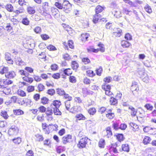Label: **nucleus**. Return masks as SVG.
I'll list each match as a JSON object with an SVG mask.
<instances>
[{"label": "nucleus", "mask_w": 156, "mask_h": 156, "mask_svg": "<svg viewBox=\"0 0 156 156\" xmlns=\"http://www.w3.org/2000/svg\"><path fill=\"white\" fill-rule=\"evenodd\" d=\"M19 129L18 127L15 125H12L9 129L8 133L10 136L16 135L19 132Z\"/></svg>", "instance_id": "obj_1"}, {"label": "nucleus", "mask_w": 156, "mask_h": 156, "mask_svg": "<svg viewBox=\"0 0 156 156\" xmlns=\"http://www.w3.org/2000/svg\"><path fill=\"white\" fill-rule=\"evenodd\" d=\"M88 138L87 137L82 138L79 142L77 146L80 149L85 148L88 142Z\"/></svg>", "instance_id": "obj_2"}, {"label": "nucleus", "mask_w": 156, "mask_h": 156, "mask_svg": "<svg viewBox=\"0 0 156 156\" xmlns=\"http://www.w3.org/2000/svg\"><path fill=\"white\" fill-rule=\"evenodd\" d=\"M0 91L3 92V93L5 94H8L11 92V89L6 88L4 85L0 84Z\"/></svg>", "instance_id": "obj_3"}, {"label": "nucleus", "mask_w": 156, "mask_h": 156, "mask_svg": "<svg viewBox=\"0 0 156 156\" xmlns=\"http://www.w3.org/2000/svg\"><path fill=\"white\" fill-rule=\"evenodd\" d=\"M117 146V144H111V146L109 147V151L111 154H112L113 153L116 154L118 153L117 150L116 148Z\"/></svg>", "instance_id": "obj_4"}, {"label": "nucleus", "mask_w": 156, "mask_h": 156, "mask_svg": "<svg viewBox=\"0 0 156 156\" xmlns=\"http://www.w3.org/2000/svg\"><path fill=\"white\" fill-rule=\"evenodd\" d=\"M130 89L133 93L135 91L137 92L139 89L138 87V85L137 84V83L135 81L133 82L132 83V85L131 86Z\"/></svg>", "instance_id": "obj_5"}, {"label": "nucleus", "mask_w": 156, "mask_h": 156, "mask_svg": "<svg viewBox=\"0 0 156 156\" xmlns=\"http://www.w3.org/2000/svg\"><path fill=\"white\" fill-rule=\"evenodd\" d=\"M0 7H2V8H5L9 12H12L13 11V7L11 4H8L6 5H0Z\"/></svg>", "instance_id": "obj_6"}, {"label": "nucleus", "mask_w": 156, "mask_h": 156, "mask_svg": "<svg viewBox=\"0 0 156 156\" xmlns=\"http://www.w3.org/2000/svg\"><path fill=\"white\" fill-rule=\"evenodd\" d=\"M61 105V102L59 101L55 100L53 101L52 104H51L50 107L52 108H59Z\"/></svg>", "instance_id": "obj_7"}, {"label": "nucleus", "mask_w": 156, "mask_h": 156, "mask_svg": "<svg viewBox=\"0 0 156 156\" xmlns=\"http://www.w3.org/2000/svg\"><path fill=\"white\" fill-rule=\"evenodd\" d=\"M72 138V136L71 135L68 134L66 136H64L62 138V142L63 144H65L67 143L70 142V140Z\"/></svg>", "instance_id": "obj_8"}, {"label": "nucleus", "mask_w": 156, "mask_h": 156, "mask_svg": "<svg viewBox=\"0 0 156 156\" xmlns=\"http://www.w3.org/2000/svg\"><path fill=\"white\" fill-rule=\"evenodd\" d=\"M42 129L46 134H49V125L46 123H42Z\"/></svg>", "instance_id": "obj_9"}, {"label": "nucleus", "mask_w": 156, "mask_h": 156, "mask_svg": "<svg viewBox=\"0 0 156 156\" xmlns=\"http://www.w3.org/2000/svg\"><path fill=\"white\" fill-rule=\"evenodd\" d=\"M101 15L95 14L93 17V22L94 23H98L99 20L101 18Z\"/></svg>", "instance_id": "obj_10"}, {"label": "nucleus", "mask_w": 156, "mask_h": 156, "mask_svg": "<svg viewBox=\"0 0 156 156\" xmlns=\"http://www.w3.org/2000/svg\"><path fill=\"white\" fill-rule=\"evenodd\" d=\"M15 75L16 74L13 71L9 72L8 73H7V74H5L6 77L9 79L13 78Z\"/></svg>", "instance_id": "obj_11"}, {"label": "nucleus", "mask_w": 156, "mask_h": 156, "mask_svg": "<svg viewBox=\"0 0 156 156\" xmlns=\"http://www.w3.org/2000/svg\"><path fill=\"white\" fill-rule=\"evenodd\" d=\"M129 109L131 110L130 113L132 116H135L136 115L137 110L133 106H130L129 107Z\"/></svg>", "instance_id": "obj_12"}, {"label": "nucleus", "mask_w": 156, "mask_h": 156, "mask_svg": "<svg viewBox=\"0 0 156 156\" xmlns=\"http://www.w3.org/2000/svg\"><path fill=\"white\" fill-rule=\"evenodd\" d=\"M48 6V2L44 3L43 6L44 12L48 14H49V8Z\"/></svg>", "instance_id": "obj_13"}, {"label": "nucleus", "mask_w": 156, "mask_h": 156, "mask_svg": "<svg viewBox=\"0 0 156 156\" xmlns=\"http://www.w3.org/2000/svg\"><path fill=\"white\" fill-rule=\"evenodd\" d=\"M118 100L113 97H111L110 99V103L111 105H116L118 104Z\"/></svg>", "instance_id": "obj_14"}, {"label": "nucleus", "mask_w": 156, "mask_h": 156, "mask_svg": "<svg viewBox=\"0 0 156 156\" xmlns=\"http://www.w3.org/2000/svg\"><path fill=\"white\" fill-rule=\"evenodd\" d=\"M12 140L16 144H19L22 141L21 138L19 137L14 138L12 139Z\"/></svg>", "instance_id": "obj_15"}, {"label": "nucleus", "mask_w": 156, "mask_h": 156, "mask_svg": "<svg viewBox=\"0 0 156 156\" xmlns=\"http://www.w3.org/2000/svg\"><path fill=\"white\" fill-rule=\"evenodd\" d=\"M71 4H68V5L63 6V10L66 13H68L71 10Z\"/></svg>", "instance_id": "obj_16"}, {"label": "nucleus", "mask_w": 156, "mask_h": 156, "mask_svg": "<svg viewBox=\"0 0 156 156\" xmlns=\"http://www.w3.org/2000/svg\"><path fill=\"white\" fill-rule=\"evenodd\" d=\"M13 112L16 115H21L24 114L23 111L20 109H14Z\"/></svg>", "instance_id": "obj_17"}, {"label": "nucleus", "mask_w": 156, "mask_h": 156, "mask_svg": "<svg viewBox=\"0 0 156 156\" xmlns=\"http://www.w3.org/2000/svg\"><path fill=\"white\" fill-rule=\"evenodd\" d=\"M121 44L124 48H128L130 45V44L128 41H121Z\"/></svg>", "instance_id": "obj_18"}, {"label": "nucleus", "mask_w": 156, "mask_h": 156, "mask_svg": "<svg viewBox=\"0 0 156 156\" xmlns=\"http://www.w3.org/2000/svg\"><path fill=\"white\" fill-rule=\"evenodd\" d=\"M104 9L100 5H98L95 9L96 14H100L99 13H101Z\"/></svg>", "instance_id": "obj_19"}, {"label": "nucleus", "mask_w": 156, "mask_h": 156, "mask_svg": "<svg viewBox=\"0 0 156 156\" xmlns=\"http://www.w3.org/2000/svg\"><path fill=\"white\" fill-rule=\"evenodd\" d=\"M27 11L29 14H33L35 12L34 8L31 6H29L27 8Z\"/></svg>", "instance_id": "obj_20"}, {"label": "nucleus", "mask_w": 156, "mask_h": 156, "mask_svg": "<svg viewBox=\"0 0 156 156\" xmlns=\"http://www.w3.org/2000/svg\"><path fill=\"white\" fill-rule=\"evenodd\" d=\"M122 150L127 152H128L129 151V145L127 144H123L122 145Z\"/></svg>", "instance_id": "obj_21"}, {"label": "nucleus", "mask_w": 156, "mask_h": 156, "mask_svg": "<svg viewBox=\"0 0 156 156\" xmlns=\"http://www.w3.org/2000/svg\"><path fill=\"white\" fill-rule=\"evenodd\" d=\"M58 127V126L57 125L49 124V131H56L57 130Z\"/></svg>", "instance_id": "obj_22"}, {"label": "nucleus", "mask_w": 156, "mask_h": 156, "mask_svg": "<svg viewBox=\"0 0 156 156\" xmlns=\"http://www.w3.org/2000/svg\"><path fill=\"white\" fill-rule=\"evenodd\" d=\"M116 136L117 139L119 141H123L124 139L123 135L122 133H118Z\"/></svg>", "instance_id": "obj_23"}, {"label": "nucleus", "mask_w": 156, "mask_h": 156, "mask_svg": "<svg viewBox=\"0 0 156 156\" xmlns=\"http://www.w3.org/2000/svg\"><path fill=\"white\" fill-rule=\"evenodd\" d=\"M105 143V140L103 139H101L98 142V146L101 148H104V147Z\"/></svg>", "instance_id": "obj_24"}, {"label": "nucleus", "mask_w": 156, "mask_h": 156, "mask_svg": "<svg viewBox=\"0 0 156 156\" xmlns=\"http://www.w3.org/2000/svg\"><path fill=\"white\" fill-rule=\"evenodd\" d=\"M144 107L147 110L152 111L153 108V106L150 103H147L144 106Z\"/></svg>", "instance_id": "obj_25"}, {"label": "nucleus", "mask_w": 156, "mask_h": 156, "mask_svg": "<svg viewBox=\"0 0 156 156\" xmlns=\"http://www.w3.org/2000/svg\"><path fill=\"white\" fill-rule=\"evenodd\" d=\"M76 117L79 120H84L86 119V117L82 114H77L76 116Z\"/></svg>", "instance_id": "obj_26"}, {"label": "nucleus", "mask_w": 156, "mask_h": 156, "mask_svg": "<svg viewBox=\"0 0 156 156\" xmlns=\"http://www.w3.org/2000/svg\"><path fill=\"white\" fill-rule=\"evenodd\" d=\"M106 132L107 133V136L108 137H110L112 135V131L111 130V128L110 127H108L106 129Z\"/></svg>", "instance_id": "obj_27"}, {"label": "nucleus", "mask_w": 156, "mask_h": 156, "mask_svg": "<svg viewBox=\"0 0 156 156\" xmlns=\"http://www.w3.org/2000/svg\"><path fill=\"white\" fill-rule=\"evenodd\" d=\"M18 94L21 97H24L26 96V94L24 91L20 89H19L17 91Z\"/></svg>", "instance_id": "obj_28"}, {"label": "nucleus", "mask_w": 156, "mask_h": 156, "mask_svg": "<svg viewBox=\"0 0 156 156\" xmlns=\"http://www.w3.org/2000/svg\"><path fill=\"white\" fill-rule=\"evenodd\" d=\"M58 108H53V112L55 115H61L62 113L59 111V109H58Z\"/></svg>", "instance_id": "obj_29"}, {"label": "nucleus", "mask_w": 156, "mask_h": 156, "mask_svg": "<svg viewBox=\"0 0 156 156\" xmlns=\"http://www.w3.org/2000/svg\"><path fill=\"white\" fill-rule=\"evenodd\" d=\"M88 112L90 115H94L96 112V109L94 108H90L88 110Z\"/></svg>", "instance_id": "obj_30"}, {"label": "nucleus", "mask_w": 156, "mask_h": 156, "mask_svg": "<svg viewBox=\"0 0 156 156\" xmlns=\"http://www.w3.org/2000/svg\"><path fill=\"white\" fill-rule=\"evenodd\" d=\"M72 67L73 69H76L79 67L78 64L76 61H73L72 62Z\"/></svg>", "instance_id": "obj_31"}, {"label": "nucleus", "mask_w": 156, "mask_h": 156, "mask_svg": "<svg viewBox=\"0 0 156 156\" xmlns=\"http://www.w3.org/2000/svg\"><path fill=\"white\" fill-rule=\"evenodd\" d=\"M51 11L52 15L54 16H56L59 12L57 9L54 8L51 9Z\"/></svg>", "instance_id": "obj_32"}, {"label": "nucleus", "mask_w": 156, "mask_h": 156, "mask_svg": "<svg viewBox=\"0 0 156 156\" xmlns=\"http://www.w3.org/2000/svg\"><path fill=\"white\" fill-rule=\"evenodd\" d=\"M22 23L24 25H28L29 24L30 21L27 18L25 17L23 19Z\"/></svg>", "instance_id": "obj_33"}, {"label": "nucleus", "mask_w": 156, "mask_h": 156, "mask_svg": "<svg viewBox=\"0 0 156 156\" xmlns=\"http://www.w3.org/2000/svg\"><path fill=\"white\" fill-rule=\"evenodd\" d=\"M141 78L142 79V80L144 82L146 83L148 82L149 79L146 73L145 74V75H142Z\"/></svg>", "instance_id": "obj_34"}, {"label": "nucleus", "mask_w": 156, "mask_h": 156, "mask_svg": "<svg viewBox=\"0 0 156 156\" xmlns=\"http://www.w3.org/2000/svg\"><path fill=\"white\" fill-rule=\"evenodd\" d=\"M123 1L126 3H127L129 4L131 6L136 7V5L132 2L130 1L129 0H123Z\"/></svg>", "instance_id": "obj_35"}, {"label": "nucleus", "mask_w": 156, "mask_h": 156, "mask_svg": "<svg viewBox=\"0 0 156 156\" xmlns=\"http://www.w3.org/2000/svg\"><path fill=\"white\" fill-rule=\"evenodd\" d=\"M8 71V67L4 66L3 68L0 71V73L2 74H3L5 73V74H7V72Z\"/></svg>", "instance_id": "obj_36"}, {"label": "nucleus", "mask_w": 156, "mask_h": 156, "mask_svg": "<svg viewBox=\"0 0 156 156\" xmlns=\"http://www.w3.org/2000/svg\"><path fill=\"white\" fill-rule=\"evenodd\" d=\"M19 73L21 75H23L25 76H29V73L21 69L19 70Z\"/></svg>", "instance_id": "obj_37"}, {"label": "nucleus", "mask_w": 156, "mask_h": 156, "mask_svg": "<svg viewBox=\"0 0 156 156\" xmlns=\"http://www.w3.org/2000/svg\"><path fill=\"white\" fill-rule=\"evenodd\" d=\"M114 34L117 37H120L122 34V30L119 28L117 29L116 32L114 33Z\"/></svg>", "instance_id": "obj_38"}, {"label": "nucleus", "mask_w": 156, "mask_h": 156, "mask_svg": "<svg viewBox=\"0 0 156 156\" xmlns=\"http://www.w3.org/2000/svg\"><path fill=\"white\" fill-rule=\"evenodd\" d=\"M41 103L43 105L47 104L49 101L48 98L46 97H43L41 98Z\"/></svg>", "instance_id": "obj_39"}, {"label": "nucleus", "mask_w": 156, "mask_h": 156, "mask_svg": "<svg viewBox=\"0 0 156 156\" xmlns=\"http://www.w3.org/2000/svg\"><path fill=\"white\" fill-rule=\"evenodd\" d=\"M63 96V99H67V101H71L72 100V97L68 94L65 93Z\"/></svg>", "instance_id": "obj_40"}, {"label": "nucleus", "mask_w": 156, "mask_h": 156, "mask_svg": "<svg viewBox=\"0 0 156 156\" xmlns=\"http://www.w3.org/2000/svg\"><path fill=\"white\" fill-rule=\"evenodd\" d=\"M26 103L27 105H29L30 106H31L33 104V102L30 99L25 98Z\"/></svg>", "instance_id": "obj_41"}, {"label": "nucleus", "mask_w": 156, "mask_h": 156, "mask_svg": "<svg viewBox=\"0 0 156 156\" xmlns=\"http://www.w3.org/2000/svg\"><path fill=\"white\" fill-rule=\"evenodd\" d=\"M151 140V139L149 137L146 136L143 140V142L144 144H147L149 143Z\"/></svg>", "instance_id": "obj_42"}, {"label": "nucleus", "mask_w": 156, "mask_h": 156, "mask_svg": "<svg viewBox=\"0 0 156 156\" xmlns=\"http://www.w3.org/2000/svg\"><path fill=\"white\" fill-rule=\"evenodd\" d=\"M145 11L149 13H151L152 12V10L151 7L148 5H147L144 7Z\"/></svg>", "instance_id": "obj_43"}, {"label": "nucleus", "mask_w": 156, "mask_h": 156, "mask_svg": "<svg viewBox=\"0 0 156 156\" xmlns=\"http://www.w3.org/2000/svg\"><path fill=\"white\" fill-rule=\"evenodd\" d=\"M86 73L87 74L88 76L89 77H92L95 75V74L94 73V72L91 70H88L86 71Z\"/></svg>", "instance_id": "obj_44"}, {"label": "nucleus", "mask_w": 156, "mask_h": 156, "mask_svg": "<svg viewBox=\"0 0 156 156\" xmlns=\"http://www.w3.org/2000/svg\"><path fill=\"white\" fill-rule=\"evenodd\" d=\"M25 70L28 72V73H33L34 69L30 67L26 66L24 68Z\"/></svg>", "instance_id": "obj_45"}, {"label": "nucleus", "mask_w": 156, "mask_h": 156, "mask_svg": "<svg viewBox=\"0 0 156 156\" xmlns=\"http://www.w3.org/2000/svg\"><path fill=\"white\" fill-rule=\"evenodd\" d=\"M34 31L36 34H40L41 31V27H37L34 29Z\"/></svg>", "instance_id": "obj_46"}, {"label": "nucleus", "mask_w": 156, "mask_h": 156, "mask_svg": "<svg viewBox=\"0 0 156 156\" xmlns=\"http://www.w3.org/2000/svg\"><path fill=\"white\" fill-rule=\"evenodd\" d=\"M1 115L5 119H7L9 117L6 111H2L1 112Z\"/></svg>", "instance_id": "obj_47"}, {"label": "nucleus", "mask_w": 156, "mask_h": 156, "mask_svg": "<svg viewBox=\"0 0 156 156\" xmlns=\"http://www.w3.org/2000/svg\"><path fill=\"white\" fill-rule=\"evenodd\" d=\"M34 90V87L33 86H29L27 88V91L29 93L33 91Z\"/></svg>", "instance_id": "obj_48"}, {"label": "nucleus", "mask_w": 156, "mask_h": 156, "mask_svg": "<svg viewBox=\"0 0 156 156\" xmlns=\"http://www.w3.org/2000/svg\"><path fill=\"white\" fill-rule=\"evenodd\" d=\"M65 101V105L66 109L67 110H69V109L70 107V102L69 101Z\"/></svg>", "instance_id": "obj_49"}, {"label": "nucleus", "mask_w": 156, "mask_h": 156, "mask_svg": "<svg viewBox=\"0 0 156 156\" xmlns=\"http://www.w3.org/2000/svg\"><path fill=\"white\" fill-rule=\"evenodd\" d=\"M55 5L59 9H63V5L59 2H56L55 4Z\"/></svg>", "instance_id": "obj_50"}, {"label": "nucleus", "mask_w": 156, "mask_h": 156, "mask_svg": "<svg viewBox=\"0 0 156 156\" xmlns=\"http://www.w3.org/2000/svg\"><path fill=\"white\" fill-rule=\"evenodd\" d=\"M106 110V108L104 107H102L98 108V112L102 114Z\"/></svg>", "instance_id": "obj_51"}, {"label": "nucleus", "mask_w": 156, "mask_h": 156, "mask_svg": "<svg viewBox=\"0 0 156 156\" xmlns=\"http://www.w3.org/2000/svg\"><path fill=\"white\" fill-rule=\"evenodd\" d=\"M82 61L85 64H88L90 62V59L87 58H83Z\"/></svg>", "instance_id": "obj_52"}, {"label": "nucleus", "mask_w": 156, "mask_h": 156, "mask_svg": "<svg viewBox=\"0 0 156 156\" xmlns=\"http://www.w3.org/2000/svg\"><path fill=\"white\" fill-rule=\"evenodd\" d=\"M106 116L109 119H112L115 116L114 113L112 112L108 113L106 114Z\"/></svg>", "instance_id": "obj_53"}, {"label": "nucleus", "mask_w": 156, "mask_h": 156, "mask_svg": "<svg viewBox=\"0 0 156 156\" xmlns=\"http://www.w3.org/2000/svg\"><path fill=\"white\" fill-rule=\"evenodd\" d=\"M3 80V84L5 85H8L12 83H13L12 81L9 79H6L5 80Z\"/></svg>", "instance_id": "obj_54"}, {"label": "nucleus", "mask_w": 156, "mask_h": 156, "mask_svg": "<svg viewBox=\"0 0 156 156\" xmlns=\"http://www.w3.org/2000/svg\"><path fill=\"white\" fill-rule=\"evenodd\" d=\"M57 92L58 94L61 96H63L66 93L64 90L59 89L57 90Z\"/></svg>", "instance_id": "obj_55"}, {"label": "nucleus", "mask_w": 156, "mask_h": 156, "mask_svg": "<svg viewBox=\"0 0 156 156\" xmlns=\"http://www.w3.org/2000/svg\"><path fill=\"white\" fill-rule=\"evenodd\" d=\"M119 123L117 122L114 123L112 124V127L115 130H117L119 129Z\"/></svg>", "instance_id": "obj_56"}, {"label": "nucleus", "mask_w": 156, "mask_h": 156, "mask_svg": "<svg viewBox=\"0 0 156 156\" xmlns=\"http://www.w3.org/2000/svg\"><path fill=\"white\" fill-rule=\"evenodd\" d=\"M11 54L8 53L6 52L5 54V58L7 61H9V60L11 59Z\"/></svg>", "instance_id": "obj_57"}, {"label": "nucleus", "mask_w": 156, "mask_h": 156, "mask_svg": "<svg viewBox=\"0 0 156 156\" xmlns=\"http://www.w3.org/2000/svg\"><path fill=\"white\" fill-rule=\"evenodd\" d=\"M127 125L125 123H121L119 126V129L122 130H125L127 128Z\"/></svg>", "instance_id": "obj_58"}, {"label": "nucleus", "mask_w": 156, "mask_h": 156, "mask_svg": "<svg viewBox=\"0 0 156 156\" xmlns=\"http://www.w3.org/2000/svg\"><path fill=\"white\" fill-rule=\"evenodd\" d=\"M16 63L17 65L20 66L23 65L25 64L24 62L20 58H19V59H18V60Z\"/></svg>", "instance_id": "obj_59"}, {"label": "nucleus", "mask_w": 156, "mask_h": 156, "mask_svg": "<svg viewBox=\"0 0 156 156\" xmlns=\"http://www.w3.org/2000/svg\"><path fill=\"white\" fill-rule=\"evenodd\" d=\"M63 57L65 60H69L71 59V57L67 53L63 55Z\"/></svg>", "instance_id": "obj_60"}, {"label": "nucleus", "mask_w": 156, "mask_h": 156, "mask_svg": "<svg viewBox=\"0 0 156 156\" xmlns=\"http://www.w3.org/2000/svg\"><path fill=\"white\" fill-rule=\"evenodd\" d=\"M112 80V78L110 76L107 77L104 79V81L105 83H109Z\"/></svg>", "instance_id": "obj_61"}, {"label": "nucleus", "mask_w": 156, "mask_h": 156, "mask_svg": "<svg viewBox=\"0 0 156 156\" xmlns=\"http://www.w3.org/2000/svg\"><path fill=\"white\" fill-rule=\"evenodd\" d=\"M69 81L72 83H75L76 82V77L73 76H71L69 78Z\"/></svg>", "instance_id": "obj_62"}, {"label": "nucleus", "mask_w": 156, "mask_h": 156, "mask_svg": "<svg viewBox=\"0 0 156 156\" xmlns=\"http://www.w3.org/2000/svg\"><path fill=\"white\" fill-rule=\"evenodd\" d=\"M102 71V68L101 67H100L99 69L96 70V73L98 76L101 75V73Z\"/></svg>", "instance_id": "obj_63"}, {"label": "nucleus", "mask_w": 156, "mask_h": 156, "mask_svg": "<svg viewBox=\"0 0 156 156\" xmlns=\"http://www.w3.org/2000/svg\"><path fill=\"white\" fill-rule=\"evenodd\" d=\"M26 155L28 156H34V153L31 150H29L27 151Z\"/></svg>", "instance_id": "obj_64"}]
</instances>
